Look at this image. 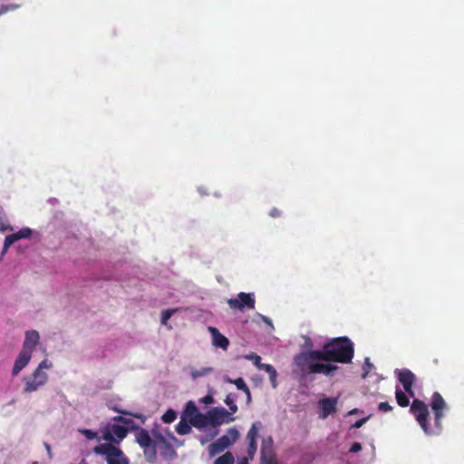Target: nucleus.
Returning a JSON list of instances; mask_svg holds the SVG:
<instances>
[{
	"instance_id": "nucleus-1",
	"label": "nucleus",
	"mask_w": 464,
	"mask_h": 464,
	"mask_svg": "<svg viewBox=\"0 0 464 464\" xmlns=\"http://www.w3.org/2000/svg\"><path fill=\"white\" fill-rule=\"evenodd\" d=\"M430 407L434 413V424L436 430H432L429 427L428 420L430 417V411L428 405L424 401L419 399H414L411 405L410 411L415 417L416 420L427 435L439 434L442 430L441 420L443 418V411L448 408L446 401L440 392H433Z\"/></svg>"
},
{
	"instance_id": "nucleus-2",
	"label": "nucleus",
	"mask_w": 464,
	"mask_h": 464,
	"mask_svg": "<svg viewBox=\"0 0 464 464\" xmlns=\"http://www.w3.org/2000/svg\"><path fill=\"white\" fill-rule=\"evenodd\" d=\"M354 355V346L347 336L336 337L325 343L322 350L309 351L308 356L324 362L349 363Z\"/></svg>"
},
{
	"instance_id": "nucleus-3",
	"label": "nucleus",
	"mask_w": 464,
	"mask_h": 464,
	"mask_svg": "<svg viewBox=\"0 0 464 464\" xmlns=\"http://www.w3.org/2000/svg\"><path fill=\"white\" fill-rule=\"evenodd\" d=\"M308 354L309 351L299 353L294 358L295 365L304 376L310 373H322L325 376H333L334 372L338 369V366L332 363L318 362L323 361V359L310 358Z\"/></svg>"
},
{
	"instance_id": "nucleus-4",
	"label": "nucleus",
	"mask_w": 464,
	"mask_h": 464,
	"mask_svg": "<svg viewBox=\"0 0 464 464\" xmlns=\"http://www.w3.org/2000/svg\"><path fill=\"white\" fill-rule=\"evenodd\" d=\"M94 453L102 455L107 464H130L123 451L111 443H102L93 449Z\"/></svg>"
},
{
	"instance_id": "nucleus-5",
	"label": "nucleus",
	"mask_w": 464,
	"mask_h": 464,
	"mask_svg": "<svg viewBox=\"0 0 464 464\" xmlns=\"http://www.w3.org/2000/svg\"><path fill=\"white\" fill-rule=\"evenodd\" d=\"M23 381L24 382V392L29 393L44 386L48 381V375L44 372L34 370L32 377L24 376Z\"/></svg>"
},
{
	"instance_id": "nucleus-6",
	"label": "nucleus",
	"mask_w": 464,
	"mask_h": 464,
	"mask_svg": "<svg viewBox=\"0 0 464 464\" xmlns=\"http://www.w3.org/2000/svg\"><path fill=\"white\" fill-rule=\"evenodd\" d=\"M227 304L231 309L243 311L245 308L254 309L256 304L254 293L241 292L237 295V298H230Z\"/></svg>"
},
{
	"instance_id": "nucleus-7",
	"label": "nucleus",
	"mask_w": 464,
	"mask_h": 464,
	"mask_svg": "<svg viewBox=\"0 0 464 464\" xmlns=\"http://www.w3.org/2000/svg\"><path fill=\"white\" fill-rule=\"evenodd\" d=\"M235 420V417L231 412L223 407H216L208 411V421L213 427H217L225 423H230Z\"/></svg>"
},
{
	"instance_id": "nucleus-8",
	"label": "nucleus",
	"mask_w": 464,
	"mask_h": 464,
	"mask_svg": "<svg viewBox=\"0 0 464 464\" xmlns=\"http://www.w3.org/2000/svg\"><path fill=\"white\" fill-rule=\"evenodd\" d=\"M128 434V429L118 424H110L102 430V439L108 443H119Z\"/></svg>"
},
{
	"instance_id": "nucleus-9",
	"label": "nucleus",
	"mask_w": 464,
	"mask_h": 464,
	"mask_svg": "<svg viewBox=\"0 0 464 464\" xmlns=\"http://www.w3.org/2000/svg\"><path fill=\"white\" fill-rule=\"evenodd\" d=\"M399 382L403 386L405 392L411 397L414 396L412 387L416 382L415 374L409 369H402L397 372Z\"/></svg>"
},
{
	"instance_id": "nucleus-10",
	"label": "nucleus",
	"mask_w": 464,
	"mask_h": 464,
	"mask_svg": "<svg viewBox=\"0 0 464 464\" xmlns=\"http://www.w3.org/2000/svg\"><path fill=\"white\" fill-rule=\"evenodd\" d=\"M260 453V464H278L271 438L262 442Z\"/></svg>"
},
{
	"instance_id": "nucleus-11",
	"label": "nucleus",
	"mask_w": 464,
	"mask_h": 464,
	"mask_svg": "<svg viewBox=\"0 0 464 464\" xmlns=\"http://www.w3.org/2000/svg\"><path fill=\"white\" fill-rule=\"evenodd\" d=\"M320 407V418L326 419L336 411L337 398H324L318 402Z\"/></svg>"
},
{
	"instance_id": "nucleus-12",
	"label": "nucleus",
	"mask_w": 464,
	"mask_h": 464,
	"mask_svg": "<svg viewBox=\"0 0 464 464\" xmlns=\"http://www.w3.org/2000/svg\"><path fill=\"white\" fill-rule=\"evenodd\" d=\"M40 340L39 333L35 330L27 331L23 343V351L33 353V351L38 344Z\"/></svg>"
},
{
	"instance_id": "nucleus-13",
	"label": "nucleus",
	"mask_w": 464,
	"mask_h": 464,
	"mask_svg": "<svg viewBox=\"0 0 464 464\" xmlns=\"http://www.w3.org/2000/svg\"><path fill=\"white\" fill-rule=\"evenodd\" d=\"M31 357L32 353L22 350L14 361L12 374L16 376L28 364Z\"/></svg>"
},
{
	"instance_id": "nucleus-14",
	"label": "nucleus",
	"mask_w": 464,
	"mask_h": 464,
	"mask_svg": "<svg viewBox=\"0 0 464 464\" xmlns=\"http://www.w3.org/2000/svg\"><path fill=\"white\" fill-rule=\"evenodd\" d=\"M230 446V441L227 436H221L216 441L208 446V451L210 456H215L224 451L227 447Z\"/></svg>"
},
{
	"instance_id": "nucleus-15",
	"label": "nucleus",
	"mask_w": 464,
	"mask_h": 464,
	"mask_svg": "<svg viewBox=\"0 0 464 464\" xmlns=\"http://www.w3.org/2000/svg\"><path fill=\"white\" fill-rule=\"evenodd\" d=\"M208 331L210 332L213 339V344L216 347L222 348L223 350H227L229 345L228 339L219 333V331L213 326L208 327Z\"/></svg>"
},
{
	"instance_id": "nucleus-16",
	"label": "nucleus",
	"mask_w": 464,
	"mask_h": 464,
	"mask_svg": "<svg viewBox=\"0 0 464 464\" xmlns=\"http://www.w3.org/2000/svg\"><path fill=\"white\" fill-rule=\"evenodd\" d=\"M136 441L141 448L151 446V444L154 443L149 431L145 429H140L137 432Z\"/></svg>"
},
{
	"instance_id": "nucleus-17",
	"label": "nucleus",
	"mask_w": 464,
	"mask_h": 464,
	"mask_svg": "<svg viewBox=\"0 0 464 464\" xmlns=\"http://www.w3.org/2000/svg\"><path fill=\"white\" fill-rule=\"evenodd\" d=\"M189 423L195 428H203L207 426L208 421V413L207 415L202 414L201 412L198 413L194 418H190Z\"/></svg>"
},
{
	"instance_id": "nucleus-18",
	"label": "nucleus",
	"mask_w": 464,
	"mask_h": 464,
	"mask_svg": "<svg viewBox=\"0 0 464 464\" xmlns=\"http://www.w3.org/2000/svg\"><path fill=\"white\" fill-rule=\"evenodd\" d=\"M260 370H264L269 374L270 382H271L273 388H276L277 386V383H276L277 372H276V370L275 369V367L272 364L264 363V365H262Z\"/></svg>"
},
{
	"instance_id": "nucleus-19",
	"label": "nucleus",
	"mask_w": 464,
	"mask_h": 464,
	"mask_svg": "<svg viewBox=\"0 0 464 464\" xmlns=\"http://www.w3.org/2000/svg\"><path fill=\"white\" fill-rule=\"evenodd\" d=\"M198 413H199L198 407L193 401H189L186 404V408L183 411L182 417L189 420L190 418H194V416H196Z\"/></svg>"
},
{
	"instance_id": "nucleus-20",
	"label": "nucleus",
	"mask_w": 464,
	"mask_h": 464,
	"mask_svg": "<svg viewBox=\"0 0 464 464\" xmlns=\"http://www.w3.org/2000/svg\"><path fill=\"white\" fill-rule=\"evenodd\" d=\"M191 424L188 420H187L184 417H181V420L176 426V431L179 435H186L191 431Z\"/></svg>"
},
{
	"instance_id": "nucleus-21",
	"label": "nucleus",
	"mask_w": 464,
	"mask_h": 464,
	"mask_svg": "<svg viewBox=\"0 0 464 464\" xmlns=\"http://www.w3.org/2000/svg\"><path fill=\"white\" fill-rule=\"evenodd\" d=\"M142 449L146 459L149 462L153 463L157 459V450L155 442L152 443L151 446L144 447Z\"/></svg>"
},
{
	"instance_id": "nucleus-22",
	"label": "nucleus",
	"mask_w": 464,
	"mask_h": 464,
	"mask_svg": "<svg viewBox=\"0 0 464 464\" xmlns=\"http://www.w3.org/2000/svg\"><path fill=\"white\" fill-rule=\"evenodd\" d=\"M396 401L401 407H408L410 405V400L405 392L401 390L397 389L395 392Z\"/></svg>"
},
{
	"instance_id": "nucleus-23",
	"label": "nucleus",
	"mask_w": 464,
	"mask_h": 464,
	"mask_svg": "<svg viewBox=\"0 0 464 464\" xmlns=\"http://www.w3.org/2000/svg\"><path fill=\"white\" fill-rule=\"evenodd\" d=\"M259 423H253L250 430L247 432L246 439L248 442H256L258 437Z\"/></svg>"
},
{
	"instance_id": "nucleus-24",
	"label": "nucleus",
	"mask_w": 464,
	"mask_h": 464,
	"mask_svg": "<svg viewBox=\"0 0 464 464\" xmlns=\"http://www.w3.org/2000/svg\"><path fill=\"white\" fill-rule=\"evenodd\" d=\"M235 458L233 454L229 451L226 452L222 456L218 457L214 464H234Z\"/></svg>"
},
{
	"instance_id": "nucleus-25",
	"label": "nucleus",
	"mask_w": 464,
	"mask_h": 464,
	"mask_svg": "<svg viewBox=\"0 0 464 464\" xmlns=\"http://www.w3.org/2000/svg\"><path fill=\"white\" fill-rule=\"evenodd\" d=\"M16 241H18V238L15 233L6 236L4 242L3 254Z\"/></svg>"
},
{
	"instance_id": "nucleus-26",
	"label": "nucleus",
	"mask_w": 464,
	"mask_h": 464,
	"mask_svg": "<svg viewBox=\"0 0 464 464\" xmlns=\"http://www.w3.org/2000/svg\"><path fill=\"white\" fill-rule=\"evenodd\" d=\"M177 419V412L169 409L161 417V420L164 423H171Z\"/></svg>"
},
{
	"instance_id": "nucleus-27",
	"label": "nucleus",
	"mask_w": 464,
	"mask_h": 464,
	"mask_svg": "<svg viewBox=\"0 0 464 464\" xmlns=\"http://www.w3.org/2000/svg\"><path fill=\"white\" fill-rule=\"evenodd\" d=\"M213 369L210 367H203L201 369H195L191 371V376L196 379L198 377L205 376L210 372H212Z\"/></svg>"
},
{
	"instance_id": "nucleus-28",
	"label": "nucleus",
	"mask_w": 464,
	"mask_h": 464,
	"mask_svg": "<svg viewBox=\"0 0 464 464\" xmlns=\"http://www.w3.org/2000/svg\"><path fill=\"white\" fill-rule=\"evenodd\" d=\"M224 436L227 437L228 440L230 441V445H232L238 439L239 432L236 428H229Z\"/></svg>"
},
{
	"instance_id": "nucleus-29",
	"label": "nucleus",
	"mask_w": 464,
	"mask_h": 464,
	"mask_svg": "<svg viewBox=\"0 0 464 464\" xmlns=\"http://www.w3.org/2000/svg\"><path fill=\"white\" fill-rule=\"evenodd\" d=\"M229 382L234 383L238 390H241L243 392L247 391L249 388L245 382L244 379L239 377L236 380H229Z\"/></svg>"
},
{
	"instance_id": "nucleus-30",
	"label": "nucleus",
	"mask_w": 464,
	"mask_h": 464,
	"mask_svg": "<svg viewBox=\"0 0 464 464\" xmlns=\"http://www.w3.org/2000/svg\"><path fill=\"white\" fill-rule=\"evenodd\" d=\"M225 403L228 406L229 410H230V412L233 414V413H236L237 411V404L235 403L234 401V399L233 397L231 396V394H228L226 399H225Z\"/></svg>"
},
{
	"instance_id": "nucleus-31",
	"label": "nucleus",
	"mask_w": 464,
	"mask_h": 464,
	"mask_svg": "<svg viewBox=\"0 0 464 464\" xmlns=\"http://www.w3.org/2000/svg\"><path fill=\"white\" fill-rule=\"evenodd\" d=\"M176 311H178V309H168V310H164V311H162V313H161V324H167L168 321L169 320V318L171 317V315H172Z\"/></svg>"
},
{
	"instance_id": "nucleus-32",
	"label": "nucleus",
	"mask_w": 464,
	"mask_h": 464,
	"mask_svg": "<svg viewBox=\"0 0 464 464\" xmlns=\"http://www.w3.org/2000/svg\"><path fill=\"white\" fill-rule=\"evenodd\" d=\"M246 359L251 360L253 363L260 370L264 363L261 362V357L256 353H251L246 356Z\"/></svg>"
},
{
	"instance_id": "nucleus-33",
	"label": "nucleus",
	"mask_w": 464,
	"mask_h": 464,
	"mask_svg": "<svg viewBox=\"0 0 464 464\" xmlns=\"http://www.w3.org/2000/svg\"><path fill=\"white\" fill-rule=\"evenodd\" d=\"M18 240L22 238H28L32 235V230L29 227H24L15 233Z\"/></svg>"
},
{
	"instance_id": "nucleus-34",
	"label": "nucleus",
	"mask_w": 464,
	"mask_h": 464,
	"mask_svg": "<svg viewBox=\"0 0 464 464\" xmlns=\"http://www.w3.org/2000/svg\"><path fill=\"white\" fill-rule=\"evenodd\" d=\"M257 445L256 442H248L247 455L252 459L256 452Z\"/></svg>"
},
{
	"instance_id": "nucleus-35",
	"label": "nucleus",
	"mask_w": 464,
	"mask_h": 464,
	"mask_svg": "<svg viewBox=\"0 0 464 464\" xmlns=\"http://www.w3.org/2000/svg\"><path fill=\"white\" fill-rule=\"evenodd\" d=\"M18 8L16 5H3L0 6V16L6 14L9 11H13Z\"/></svg>"
},
{
	"instance_id": "nucleus-36",
	"label": "nucleus",
	"mask_w": 464,
	"mask_h": 464,
	"mask_svg": "<svg viewBox=\"0 0 464 464\" xmlns=\"http://www.w3.org/2000/svg\"><path fill=\"white\" fill-rule=\"evenodd\" d=\"M373 367L372 363H371L369 358H365L364 364H363V370L364 372L362 374V378H366L372 368Z\"/></svg>"
},
{
	"instance_id": "nucleus-37",
	"label": "nucleus",
	"mask_w": 464,
	"mask_h": 464,
	"mask_svg": "<svg viewBox=\"0 0 464 464\" xmlns=\"http://www.w3.org/2000/svg\"><path fill=\"white\" fill-rule=\"evenodd\" d=\"M392 406H391L387 401L380 402L378 405V410L380 411L387 412L392 411Z\"/></svg>"
},
{
	"instance_id": "nucleus-38",
	"label": "nucleus",
	"mask_w": 464,
	"mask_h": 464,
	"mask_svg": "<svg viewBox=\"0 0 464 464\" xmlns=\"http://www.w3.org/2000/svg\"><path fill=\"white\" fill-rule=\"evenodd\" d=\"M113 420L117 422H121L125 425H130L133 422L131 419L123 416H116L113 418Z\"/></svg>"
},
{
	"instance_id": "nucleus-39",
	"label": "nucleus",
	"mask_w": 464,
	"mask_h": 464,
	"mask_svg": "<svg viewBox=\"0 0 464 464\" xmlns=\"http://www.w3.org/2000/svg\"><path fill=\"white\" fill-rule=\"evenodd\" d=\"M52 367V362L47 360H43L35 370H39V372H44V369H50Z\"/></svg>"
},
{
	"instance_id": "nucleus-40",
	"label": "nucleus",
	"mask_w": 464,
	"mask_h": 464,
	"mask_svg": "<svg viewBox=\"0 0 464 464\" xmlns=\"http://www.w3.org/2000/svg\"><path fill=\"white\" fill-rule=\"evenodd\" d=\"M82 434L88 439V440H93L97 437V433L92 430H81Z\"/></svg>"
},
{
	"instance_id": "nucleus-41",
	"label": "nucleus",
	"mask_w": 464,
	"mask_h": 464,
	"mask_svg": "<svg viewBox=\"0 0 464 464\" xmlns=\"http://www.w3.org/2000/svg\"><path fill=\"white\" fill-rule=\"evenodd\" d=\"M369 417L362 418L358 420H356L353 425L352 428L359 429L361 428L367 420Z\"/></svg>"
},
{
	"instance_id": "nucleus-42",
	"label": "nucleus",
	"mask_w": 464,
	"mask_h": 464,
	"mask_svg": "<svg viewBox=\"0 0 464 464\" xmlns=\"http://www.w3.org/2000/svg\"><path fill=\"white\" fill-rule=\"evenodd\" d=\"M360 450H362V445L359 442L353 443V445L351 446V448L349 450V451L352 453H356V452H359Z\"/></svg>"
},
{
	"instance_id": "nucleus-43",
	"label": "nucleus",
	"mask_w": 464,
	"mask_h": 464,
	"mask_svg": "<svg viewBox=\"0 0 464 464\" xmlns=\"http://www.w3.org/2000/svg\"><path fill=\"white\" fill-rule=\"evenodd\" d=\"M257 316L267 325H269L271 328H274L273 323L270 318H268L266 315H263L261 314H258Z\"/></svg>"
},
{
	"instance_id": "nucleus-44",
	"label": "nucleus",
	"mask_w": 464,
	"mask_h": 464,
	"mask_svg": "<svg viewBox=\"0 0 464 464\" xmlns=\"http://www.w3.org/2000/svg\"><path fill=\"white\" fill-rule=\"evenodd\" d=\"M269 215H270L272 218H279V217H281L282 212H281V210H279L278 208H272V209L270 210Z\"/></svg>"
},
{
	"instance_id": "nucleus-45",
	"label": "nucleus",
	"mask_w": 464,
	"mask_h": 464,
	"mask_svg": "<svg viewBox=\"0 0 464 464\" xmlns=\"http://www.w3.org/2000/svg\"><path fill=\"white\" fill-rule=\"evenodd\" d=\"M213 397L209 394L206 395L202 400V401L206 404H210L213 402Z\"/></svg>"
},
{
	"instance_id": "nucleus-46",
	"label": "nucleus",
	"mask_w": 464,
	"mask_h": 464,
	"mask_svg": "<svg viewBox=\"0 0 464 464\" xmlns=\"http://www.w3.org/2000/svg\"><path fill=\"white\" fill-rule=\"evenodd\" d=\"M44 447H45V449H46V450H47V453H48V455H49V458H50V459H52V458H53V455H52V451H51V446H50V444H48V443H46V442H45V443H44Z\"/></svg>"
},
{
	"instance_id": "nucleus-47",
	"label": "nucleus",
	"mask_w": 464,
	"mask_h": 464,
	"mask_svg": "<svg viewBox=\"0 0 464 464\" xmlns=\"http://www.w3.org/2000/svg\"><path fill=\"white\" fill-rule=\"evenodd\" d=\"M246 395V402L249 403L251 401V392H250V390L248 389L247 391L244 392Z\"/></svg>"
},
{
	"instance_id": "nucleus-48",
	"label": "nucleus",
	"mask_w": 464,
	"mask_h": 464,
	"mask_svg": "<svg viewBox=\"0 0 464 464\" xmlns=\"http://www.w3.org/2000/svg\"><path fill=\"white\" fill-rule=\"evenodd\" d=\"M121 413L125 414V415H132L136 418H142V415L141 414H130L129 413L128 411H121Z\"/></svg>"
},
{
	"instance_id": "nucleus-49",
	"label": "nucleus",
	"mask_w": 464,
	"mask_h": 464,
	"mask_svg": "<svg viewBox=\"0 0 464 464\" xmlns=\"http://www.w3.org/2000/svg\"><path fill=\"white\" fill-rule=\"evenodd\" d=\"M238 464H248L247 459L246 458L243 459Z\"/></svg>"
},
{
	"instance_id": "nucleus-50",
	"label": "nucleus",
	"mask_w": 464,
	"mask_h": 464,
	"mask_svg": "<svg viewBox=\"0 0 464 464\" xmlns=\"http://www.w3.org/2000/svg\"><path fill=\"white\" fill-rule=\"evenodd\" d=\"M356 410L350 411V414L355 413Z\"/></svg>"
}]
</instances>
